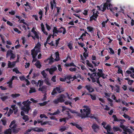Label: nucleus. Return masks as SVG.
<instances>
[{
    "mask_svg": "<svg viewBox=\"0 0 134 134\" xmlns=\"http://www.w3.org/2000/svg\"><path fill=\"white\" fill-rule=\"evenodd\" d=\"M31 102L29 101V100L23 102L22 104L24 105V107H21V109L23 111L21 112V114L23 116V118L24 120L26 122L29 120V118L27 116L24 115V112L26 114L29 113V111L31 109L30 105Z\"/></svg>",
    "mask_w": 134,
    "mask_h": 134,
    "instance_id": "nucleus-1",
    "label": "nucleus"
},
{
    "mask_svg": "<svg viewBox=\"0 0 134 134\" xmlns=\"http://www.w3.org/2000/svg\"><path fill=\"white\" fill-rule=\"evenodd\" d=\"M113 117L114 119V120L115 121H119L121 124L120 125V127L122 129L123 131L122 134H130L131 133V130L128 128V127L122 124L125 122V120L124 119H118L115 115H114L113 116Z\"/></svg>",
    "mask_w": 134,
    "mask_h": 134,
    "instance_id": "nucleus-2",
    "label": "nucleus"
},
{
    "mask_svg": "<svg viewBox=\"0 0 134 134\" xmlns=\"http://www.w3.org/2000/svg\"><path fill=\"white\" fill-rule=\"evenodd\" d=\"M99 72L97 73V76L96 74L94 73H93L92 74H91L90 73H88V75L90 76V78L92 79L93 82H96L98 83H99V81L98 79L100 77H103V74L102 73V70L98 69Z\"/></svg>",
    "mask_w": 134,
    "mask_h": 134,
    "instance_id": "nucleus-3",
    "label": "nucleus"
},
{
    "mask_svg": "<svg viewBox=\"0 0 134 134\" xmlns=\"http://www.w3.org/2000/svg\"><path fill=\"white\" fill-rule=\"evenodd\" d=\"M41 46L40 43L38 42L34 48L31 50V54L33 58L32 62L36 61L35 57L37 55L38 53L40 51Z\"/></svg>",
    "mask_w": 134,
    "mask_h": 134,
    "instance_id": "nucleus-4",
    "label": "nucleus"
},
{
    "mask_svg": "<svg viewBox=\"0 0 134 134\" xmlns=\"http://www.w3.org/2000/svg\"><path fill=\"white\" fill-rule=\"evenodd\" d=\"M110 1L109 0H107L106 2L103 5H101L100 7L98 6H97L98 9L101 10L102 11H104L107 8L108 9H110V11L113 12V9H111L112 5L110 3Z\"/></svg>",
    "mask_w": 134,
    "mask_h": 134,
    "instance_id": "nucleus-5",
    "label": "nucleus"
},
{
    "mask_svg": "<svg viewBox=\"0 0 134 134\" xmlns=\"http://www.w3.org/2000/svg\"><path fill=\"white\" fill-rule=\"evenodd\" d=\"M83 108V112H82V110H80V112L81 114L80 115V116L82 118L90 117L89 116V115L90 114V108L88 106H84Z\"/></svg>",
    "mask_w": 134,
    "mask_h": 134,
    "instance_id": "nucleus-6",
    "label": "nucleus"
},
{
    "mask_svg": "<svg viewBox=\"0 0 134 134\" xmlns=\"http://www.w3.org/2000/svg\"><path fill=\"white\" fill-rule=\"evenodd\" d=\"M31 31L33 34V35H32L31 33L30 32L27 35L28 37L31 36L34 40L36 38L38 39H39L40 33L37 30L36 28L34 27L32 28L31 30Z\"/></svg>",
    "mask_w": 134,
    "mask_h": 134,
    "instance_id": "nucleus-7",
    "label": "nucleus"
},
{
    "mask_svg": "<svg viewBox=\"0 0 134 134\" xmlns=\"http://www.w3.org/2000/svg\"><path fill=\"white\" fill-rule=\"evenodd\" d=\"M66 96L64 94H60L58 96L57 99H55L53 102L55 104H57L59 102H64Z\"/></svg>",
    "mask_w": 134,
    "mask_h": 134,
    "instance_id": "nucleus-8",
    "label": "nucleus"
},
{
    "mask_svg": "<svg viewBox=\"0 0 134 134\" xmlns=\"http://www.w3.org/2000/svg\"><path fill=\"white\" fill-rule=\"evenodd\" d=\"M90 37V35L86 31H85L84 33L82 34L80 37L79 38V39H81L82 41H83L84 40H86L89 39Z\"/></svg>",
    "mask_w": 134,
    "mask_h": 134,
    "instance_id": "nucleus-9",
    "label": "nucleus"
},
{
    "mask_svg": "<svg viewBox=\"0 0 134 134\" xmlns=\"http://www.w3.org/2000/svg\"><path fill=\"white\" fill-rule=\"evenodd\" d=\"M102 125H103V127L107 131V134H113L112 132H110L111 127L110 125L107 124L105 122H103L102 123Z\"/></svg>",
    "mask_w": 134,
    "mask_h": 134,
    "instance_id": "nucleus-10",
    "label": "nucleus"
},
{
    "mask_svg": "<svg viewBox=\"0 0 134 134\" xmlns=\"http://www.w3.org/2000/svg\"><path fill=\"white\" fill-rule=\"evenodd\" d=\"M131 74L130 76L133 78H134V69L132 68H131L129 69V70L126 71L125 75L126 76H128L129 74Z\"/></svg>",
    "mask_w": 134,
    "mask_h": 134,
    "instance_id": "nucleus-11",
    "label": "nucleus"
},
{
    "mask_svg": "<svg viewBox=\"0 0 134 134\" xmlns=\"http://www.w3.org/2000/svg\"><path fill=\"white\" fill-rule=\"evenodd\" d=\"M61 92L60 87H57L53 90L51 93V94L53 95H55L57 93V92L59 93H60Z\"/></svg>",
    "mask_w": 134,
    "mask_h": 134,
    "instance_id": "nucleus-12",
    "label": "nucleus"
},
{
    "mask_svg": "<svg viewBox=\"0 0 134 134\" xmlns=\"http://www.w3.org/2000/svg\"><path fill=\"white\" fill-rule=\"evenodd\" d=\"M18 78V77L16 76H13L12 79H10L9 81L7 82V84H8V86L9 87L12 88V81L13 80L15 79H17Z\"/></svg>",
    "mask_w": 134,
    "mask_h": 134,
    "instance_id": "nucleus-13",
    "label": "nucleus"
},
{
    "mask_svg": "<svg viewBox=\"0 0 134 134\" xmlns=\"http://www.w3.org/2000/svg\"><path fill=\"white\" fill-rule=\"evenodd\" d=\"M57 69V68L55 66H52L50 69L47 68L45 70L46 71H48L50 74H52L53 72L56 71Z\"/></svg>",
    "mask_w": 134,
    "mask_h": 134,
    "instance_id": "nucleus-14",
    "label": "nucleus"
},
{
    "mask_svg": "<svg viewBox=\"0 0 134 134\" xmlns=\"http://www.w3.org/2000/svg\"><path fill=\"white\" fill-rule=\"evenodd\" d=\"M94 9H93V14L92 16L90 17V20L91 21H92L93 20H94L95 21L96 19L97 18L98 16L97 14L98 12L97 11L96 12H94Z\"/></svg>",
    "mask_w": 134,
    "mask_h": 134,
    "instance_id": "nucleus-15",
    "label": "nucleus"
},
{
    "mask_svg": "<svg viewBox=\"0 0 134 134\" xmlns=\"http://www.w3.org/2000/svg\"><path fill=\"white\" fill-rule=\"evenodd\" d=\"M81 12V9L78 8L75 9V10L74 11V12L73 13V15L75 16L78 17L79 19H81L80 17V16L79 14H77Z\"/></svg>",
    "mask_w": 134,
    "mask_h": 134,
    "instance_id": "nucleus-16",
    "label": "nucleus"
},
{
    "mask_svg": "<svg viewBox=\"0 0 134 134\" xmlns=\"http://www.w3.org/2000/svg\"><path fill=\"white\" fill-rule=\"evenodd\" d=\"M71 78V76L68 75L65 76V78H60V80L62 81H67L66 82L68 83H69L70 82V81L69 80V81H67V80H69Z\"/></svg>",
    "mask_w": 134,
    "mask_h": 134,
    "instance_id": "nucleus-17",
    "label": "nucleus"
},
{
    "mask_svg": "<svg viewBox=\"0 0 134 134\" xmlns=\"http://www.w3.org/2000/svg\"><path fill=\"white\" fill-rule=\"evenodd\" d=\"M110 87L111 88L112 91H115L118 93L119 92V88L118 86H113L110 85Z\"/></svg>",
    "mask_w": 134,
    "mask_h": 134,
    "instance_id": "nucleus-18",
    "label": "nucleus"
},
{
    "mask_svg": "<svg viewBox=\"0 0 134 134\" xmlns=\"http://www.w3.org/2000/svg\"><path fill=\"white\" fill-rule=\"evenodd\" d=\"M92 127L94 132H97L99 129L98 126L95 123L93 124L92 125Z\"/></svg>",
    "mask_w": 134,
    "mask_h": 134,
    "instance_id": "nucleus-19",
    "label": "nucleus"
},
{
    "mask_svg": "<svg viewBox=\"0 0 134 134\" xmlns=\"http://www.w3.org/2000/svg\"><path fill=\"white\" fill-rule=\"evenodd\" d=\"M32 130L37 132H43V129L41 128H39L36 127L35 128H33Z\"/></svg>",
    "mask_w": 134,
    "mask_h": 134,
    "instance_id": "nucleus-20",
    "label": "nucleus"
},
{
    "mask_svg": "<svg viewBox=\"0 0 134 134\" xmlns=\"http://www.w3.org/2000/svg\"><path fill=\"white\" fill-rule=\"evenodd\" d=\"M59 32L62 33L63 34H65L66 32V30L65 28L61 27L59 29Z\"/></svg>",
    "mask_w": 134,
    "mask_h": 134,
    "instance_id": "nucleus-21",
    "label": "nucleus"
},
{
    "mask_svg": "<svg viewBox=\"0 0 134 134\" xmlns=\"http://www.w3.org/2000/svg\"><path fill=\"white\" fill-rule=\"evenodd\" d=\"M15 121L14 120L12 121L10 123V125H9V127L11 129H13V128H14L16 126V125L15 124Z\"/></svg>",
    "mask_w": 134,
    "mask_h": 134,
    "instance_id": "nucleus-22",
    "label": "nucleus"
},
{
    "mask_svg": "<svg viewBox=\"0 0 134 134\" xmlns=\"http://www.w3.org/2000/svg\"><path fill=\"white\" fill-rule=\"evenodd\" d=\"M41 27L42 31L43 32L44 34H45L46 35H48V33L46 31L44 27V25L43 23H42L41 24Z\"/></svg>",
    "mask_w": 134,
    "mask_h": 134,
    "instance_id": "nucleus-23",
    "label": "nucleus"
},
{
    "mask_svg": "<svg viewBox=\"0 0 134 134\" xmlns=\"http://www.w3.org/2000/svg\"><path fill=\"white\" fill-rule=\"evenodd\" d=\"M54 60H55L54 59V58L52 57L50 58H49L45 60H44V62H48L49 63L51 64L54 62Z\"/></svg>",
    "mask_w": 134,
    "mask_h": 134,
    "instance_id": "nucleus-24",
    "label": "nucleus"
},
{
    "mask_svg": "<svg viewBox=\"0 0 134 134\" xmlns=\"http://www.w3.org/2000/svg\"><path fill=\"white\" fill-rule=\"evenodd\" d=\"M12 130L13 132L15 133H17L19 131L20 129L19 128H16V127L14 128H13V129H10Z\"/></svg>",
    "mask_w": 134,
    "mask_h": 134,
    "instance_id": "nucleus-25",
    "label": "nucleus"
},
{
    "mask_svg": "<svg viewBox=\"0 0 134 134\" xmlns=\"http://www.w3.org/2000/svg\"><path fill=\"white\" fill-rule=\"evenodd\" d=\"M15 62H13L11 63L10 62L8 61V66L10 68H12L13 67L15 66Z\"/></svg>",
    "mask_w": 134,
    "mask_h": 134,
    "instance_id": "nucleus-26",
    "label": "nucleus"
},
{
    "mask_svg": "<svg viewBox=\"0 0 134 134\" xmlns=\"http://www.w3.org/2000/svg\"><path fill=\"white\" fill-rule=\"evenodd\" d=\"M15 17L19 19V20H18V21H19V22L20 23H23L24 24L26 25L27 26V24L26 23H25L24 22V19H22V20H20V18H21V17L20 16H17V15H16L15 16Z\"/></svg>",
    "mask_w": 134,
    "mask_h": 134,
    "instance_id": "nucleus-27",
    "label": "nucleus"
},
{
    "mask_svg": "<svg viewBox=\"0 0 134 134\" xmlns=\"http://www.w3.org/2000/svg\"><path fill=\"white\" fill-rule=\"evenodd\" d=\"M83 55L84 57L83 58V57L82 55H81V58L82 60H84L86 59V58L88 56V54L87 53L84 52L83 53Z\"/></svg>",
    "mask_w": 134,
    "mask_h": 134,
    "instance_id": "nucleus-28",
    "label": "nucleus"
},
{
    "mask_svg": "<svg viewBox=\"0 0 134 134\" xmlns=\"http://www.w3.org/2000/svg\"><path fill=\"white\" fill-rule=\"evenodd\" d=\"M117 40L119 41V44L120 45H122V43L121 41V38L120 36L119 35H118L117 36Z\"/></svg>",
    "mask_w": 134,
    "mask_h": 134,
    "instance_id": "nucleus-29",
    "label": "nucleus"
},
{
    "mask_svg": "<svg viewBox=\"0 0 134 134\" xmlns=\"http://www.w3.org/2000/svg\"><path fill=\"white\" fill-rule=\"evenodd\" d=\"M13 51L10 50L8 51L7 53L6 57L7 58L8 57L10 56L11 55L13 54Z\"/></svg>",
    "mask_w": 134,
    "mask_h": 134,
    "instance_id": "nucleus-30",
    "label": "nucleus"
},
{
    "mask_svg": "<svg viewBox=\"0 0 134 134\" xmlns=\"http://www.w3.org/2000/svg\"><path fill=\"white\" fill-rule=\"evenodd\" d=\"M55 60L58 61L59 60V54L58 52H57L55 53Z\"/></svg>",
    "mask_w": 134,
    "mask_h": 134,
    "instance_id": "nucleus-31",
    "label": "nucleus"
},
{
    "mask_svg": "<svg viewBox=\"0 0 134 134\" xmlns=\"http://www.w3.org/2000/svg\"><path fill=\"white\" fill-rule=\"evenodd\" d=\"M47 89V87L46 86H43L42 87H40L39 88L38 90L41 91L42 92L46 91Z\"/></svg>",
    "mask_w": 134,
    "mask_h": 134,
    "instance_id": "nucleus-32",
    "label": "nucleus"
},
{
    "mask_svg": "<svg viewBox=\"0 0 134 134\" xmlns=\"http://www.w3.org/2000/svg\"><path fill=\"white\" fill-rule=\"evenodd\" d=\"M60 113V111L59 110H57L56 111L54 112V113H49V114L51 115H56L57 114H59Z\"/></svg>",
    "mask_w": 134,
    "mask_h": 134,
    "instance_id": "nucleus-33",
    "label": "nucleus"
},
{
    "mask_svg": "<svg viewBox=\"0 0 134 134\" xmlns=\"http://www.w3.org/2000/svg\"><path fill=\"white\" fill-rule=\"evenodd\" d=\"M86 87L89 92H91L93 91V89L90 86H86Z\"/></svg>",
    "mask_w": 134,
    "mask_h": 134,
    "instance_id": "nucleus-34",
    "label": "nucleus"
},
{
    "mask_svg": "<svg viewBox=\"0 0 134 134\" xmlns=\"http://www.w3.org/2000/svg\"><path fill=\"white\" fill-rule=\"evenodd\" d=\"M53 35L56 36V35H55V34H57L58 32H59V30H58L57 27H54V28L53 30Z\"/></svg>",
    "mask_w": 134,
    "mask_h": 134,
    "instance_id": "nucleus-35",
    "label": "nucleus"
},
{
    "mask_svg": "<svg viewBox=\"0 0 134 134\" xmlns=\"http://www.w3.org/2000/svg\"><path fill=\"white\" fill-rule=\"evenodd\" d=\"M11 108H12L14 114H15L18 111L17 107H15V105H12L11 106Z\"/></svg>",
    "mask_w": 134,
    "mask_h": 134,
    "instance_id": "nucleus-36",
    "label": "nucleus"
},
{
    "mask_svg": "<svg viewBox=\"0 0 134 134\" xmlns=\"http://www.w3.org/2000/svg\"><path fill=\"white\" fill-rule=\"evenodd\" d=\"M113 130L114 131H121V130L120 128L116 126L114 127L113 128Z\"/></svg>",
    "mask_w": 134,
    "mask_h": 134,
    "instance_id": "nucleus-37",
    "label": "nucleus"
},
{
    "mask_svg": "<svg viewBox=\"0 0 134 134\" xmlns=\"http://www.w3.org/2000/svg\"><path fill=\"white\" fill-rule=\"evenodd\" d=\"M20 96V94L19 93L13 94H11V96L13 98H16L19 97Z\"/></svg>",
    "mask_w": 134,
    "mask_h": 134,
    "instance_id": "nucleus-38",
    "label": "nucleus"
},
{
    "mask_svg": "<svg viewBox=\"0 0 134 134\" xmlns=\"http://www.w3.org/2000/svg\"><path fill=\"white\" fill-rule=\"evenodd\" d=\"M85 62V63L89 67H91L92 68H93V66L91 63L89 62L88 60H86V62Z\"/></svg>",
    "mask_w": 134,
    "mask_h": 134,
    "instance_id": "nucleus-39",
    "label": "nucleus"
},
{
    "mask_svg": "<svg viewBox=\"0 0 134 134\" xmlns=\"http://www.w3.org/2000/svg\"><path fill=\"white\" fill-rule=\"evenodd\" d=\"M68 119L69 118H61L60 119L59 121L60 122H62L63 121L65 123H66V120H68Z\"/></svg>",
    "mask_w": 134,
    "mask_h": 134,
    "instance_id": "nucleus-40",
    "label": "nucleus"
},
{
    "mask_svg": "<svg viewBox=\"0 0 134 134\" xmlns=\"http://www.w3.org/2000/svg\"><path fill=\"white\" fill-rule=\"evenodd\" d=\"M11 130L9 129L5 131L4 134H11Z\"/></svg>",
    "mask_w": 134,
    "mask_h": 134,
    "instance_id": "nucleus-41",
    "label": "nucleus"
},
{
    "mask_svg": "<svg viewBox=\"0 0 134 134\" xmlns=\"http://www.w3.org/2000/svg\"><path fill=\"white\" fill-rule=\"evenodd\" d=\"M66 129V128L65 126L61 127L60 128L59 130L61 132H63L65 131Z\"/></svg>",
    "mask_w": 134,
    "mask_h": 134,
    "instance_id": "nucleus-42",
    "label": "nucleus"
},
{
    "mask_svg": "<svg viewBox=\"0 0 134 134\" xmlns=\"http://www.w3.org/2000/svg\"><path fill=\"white\" fill-rule=\"evenodd\" d=\"M36 91V90L35 88L33 87L30 88V90L29 91V93H30L35 92Z\"/></svg>",
    "mask_w": 134,
    "mask_h": 134,
    "instance_id": "nucleus-43",
    "label": "nucleus"
},
{
    "mask_svg": "<svg viewBox=\"0 0 134 134\" xmlns=\"http://www.w3.org/2000/svg\"><path fill=\"white\" fill-rule=\"evenodd\" d=\"M1 96V98L2 99L3 101H4L6 99H7L8 98V97L7 96H4L3 97L2 96L0 95Z\"/></svg>",
    "mask_w": 134,
    "mask_h": 134,
    "instance_id": "nucleus-44",
    "label": "nucleus"
},
{
    "mask_svg": "<svg viewBox=\"0 0 134 134\" xmlns=\"http://www.w3.org/2000/svg\"><path fill=\"white\" fill-rule=\"evenodd\" d=\"M109 21V19H107V20L105 21H104L102 23V27H104L105 26V25L107 22Z\"/></svg>",
    "mask_w": 134,
    "mask_h": 134,
    "instance_id": "nucleus-45",
    "label": "nucleus"
},
{
    "mask_svg": "<svg viewBox=\"0 0 134 134\" xmlns=\"http://www.w3.org/2000/svg\"><path fill=\"white\" fill-rule=\"evenodd\" d=\"M51 122L49 121H46L43 122L42 121L41 122V125H45L47 124H48L49 125H50Z\"/></svg>",
    "mask_w": 134,
    "mask_h": 134,
    "instance_id": "nucleus-46",
    "label": "nucleus"
},
{
    "mask_svg": "<svg viewBox=\"0 0 134 134\" xmlns=\"http://www.w3.org/2000/svg\"><path fill=\"white\" fill-rule=\"evenodd\" d=\"M44 82L47 85H50L51 83L50 82L48 79H46L44 80Z\"/></svg>",
    "mask_w": 134,
    "mask_h": 134,
    "instance_id": "nucleus-47",
    "label": "nucleus"
},
{
    "mask_svg": "<svg viewBox=\"0 0 134 134\" xmlns=\"http://www.w3.org/2000/svg\"><path fill=\"white\" fill-rule=\"evenodd\" d=\"M35 65L37 68H40L41 66L40 63L39 61L37 62L35 64Z\"/></svg>",
    "mask_w": 134,
    "mask_h": 134,
    "instance_id": "nucleus-48",
    "label": "nucleus"
},
{
    "mask_svg": "<svg viewBox=\"0 0 134 134\" xmlns=\"http://www.w3.org/2000/svg\"><path fill=\"white\" fill-rule=\"evenodd\" d=\"M75 126L79 130H81V132H82V129L81 125L77 124V125H75Z\"/></svg>",
    "mask_w": 134,
    "mask_h": 134,
    "instance_id": "nucleus-49",
    "label": "nucleus"
},
{
    "mask_svg": "<svg viewBox=\"0 0 134 134\" xmlns=\"http://www.w3.org/2000/svg\"><path fill=\"white\" fill-rule=\"evenodd\" d=\"M88 10L87 9H85L82 12V14L85 16H86L88 14Z\"/></svg>",
    "mask_w": 134,
    "mask_h": 134,
    "instance_id": "nucleus-50",
    "label": "nucleus"
},
{
    "mask_svg": "<svg viewBox=\"0 0 134 134\" xmlns=\"http://www.w3.org/2000/svg\"><path fill=\"white\" fill-rule=\"evenodd\" d=\"M87 29L88 32H92L93 31V28L91 26H88Z\"/></svg>",
    "mask_w": 134,
    "mask_h": 134,
    "instance_id": "nucleus-51",
    "label": "nucleus"
},
{
    "mask_svg": "<svg viewBox=\"0 0 134 134\" xmlns=\"http://www.w3.org/2000/svg\"><path fill=\"white\" fill-rule=\"evenodd\" d=\"M92 63L95 66L98 65L99 63H100L99 62V61L96 62L94 61H92Z\"/></svg>",
    "mask_w": 134,
    "mask_h": 134,
    "instance_id": "nucleus-52",
    "label": "nucleus"
},
{
    "mask_svg": "<svg viewBox=\"0 0 134 134\" xmlns=\"http://www.w3.org/2000/svg\"><path fill=\"white\" fill-rule=\"evenodd\" d=\"M123 116L126 119H127L129 120H130L131 119V117L129 116L128 115H127L124 114V115H123Z\"/></svg>",
    "mask_w": 134,
    "mask_h": 134,
    "instance_id": "nucleus-53",
    "label": "nucleus"
},
{
    "mask_svg": "<svg viewBox=\"0 0 134 134\" xmlns=\"http://www.w3.org/2000/svg\"><path fill=\"white\" fill-rule=\"evenodd\" d=\"M111 98L114 100H115L116 101V102H120V99H119L118 100H116V97L114 95H113L111 96Z\"/></svg>",
    "mask_w": 134,
    "mask_h": 134,
    "instance_id": "nucleus-54",
    "label": "nucleus"
},
{
    "mask_svg": "<svg viewBox=\"0 0 134 134\" xmlns=\"http://www.w3.org/2000/svg\"><path fill=\"white\" fill-rule=\"evenodd\" d=\"M13 71L14 72H15L16 74H18L19 73H20L21 74V73H20L19 71L18 70L17 68H16L14 69H13Z\"/></svg>",
    "mask_w": 134,
    "mask_h": 134,
    "instance_id": "nucleus-55",
    "label": "nucleus"
},
{
    "mask_svg": "<svg viewBox=\"0 0 134 134\" xmlns=\"http://www.w3.org/2000/svg\"><path fill=\"white\" fill-rule=\"evenodd\" d=\"M41 73L44 77L45 78L46 77L47 74L45 72V70H43L41 72Z\"/></svg>",
    "mask_w": 134,
    "mask_h": 134,
    "instance_id": "nucleus-56",
    "label": "nucleus"
},
{
    "mask_svg": "<svg viewBox=\"0 0 134 134\" xmlns=\"http://www.w3.org/2000/svg\"><path fill=\"white\" fill-rule=\"evenodd\" d=\"M72 45L73 44L71 43H69L68 44V46L69 48L70 49H71L72 48Z\"/></svg>",
    "mask_w": 134,
    "mask_h": 134,
    "instance_id": "nucleus-57",
    "label": "nucleus"
},
{
    "mask_svg": "<svg viewBox=\"0 0 134 134\" xmlns=\"http://www.w3.org/2000/svg\"><path fill=\"white\" fill-rule=\"evenodd\" d=\"M43 81L39 80L37 82L38 83V85L39 84V86L41 87L43 84Z\"/></svg>",
    "mask_w": 134,
    "mask_h": 134,
    "instance_id": "nucleus-58",
    "label": "nucleus"
},
{
    "mask_svg": "<svg viewBox=\"0 0 134 134\" xmlns=\"http://www.w3.org/2000/svg\"><path fill=\"white\" fill-rule=\"evenodd\" d=\"M49 102V101L48 100V101L47 102H43V103H39V104L40 105V106H43V105H45L46 104H47V103Z\"/></svg>",
    "mask_w": 134,
    "mask_h": 134,
    "instance_id": "nucleus-59",
    "label": "nucleus"
},
{
    "mask_svg": "<svg viewBox=\"0 0 134 134\" xmlns=\"http://www.w3.org/2000/svg\"><path fill=\"white\" fill-rule=\"evenodd\" d=\"M31 83L33 85H35L37 87L38 86V83L36 82V81L34 80H32L31 81Z\"/></svg>",
    "mask_w": 134,
    "mask_h": 134,
    "instance_id": "nucleus-60",
    "label": "nucleus"
},
{
    "mask_svg": "<svg viewBox=\"0 0 134 134\" xmlns=\"http://www.w3.org/2000/svg\"><path fill=\"white\" fill-rule=\"evenodd\" d=\"M46 25L47 28V30L48 31H50V30L51 29V27L50 26H49L47 24H46Z\"/></svg>",
    "mask_w": 134,
    "mask_h": 134,
    "instance_id": "nucleus-61",
    "label": "nucleus"
},
{
    "mask_svg": "<svg viewBox=\"0 0 134 134\" xmlns=\"http://www.w3.org/2000/svg\"><path fill=\"white\" fill-rule=\"evenodd\" d=\"M1 121L2 122V123L4 125H5L6 124V120L5 118H3L1 119Z\"/></svg>",
    "mask_w": 134,
    "mask_h": 134,
    "instance_id": "nucleus-62",
    "label": "nucleus"
},
{
    "mask_svg": "<svg viewBox=\"0 0 134 134\" xmlns=\"http://www.w3.org/2000/svg\"><path fill=\"white\" fill-rule=\"evenodd\" d=\"M21 39L22 40V43L24 44L26 41L25 37H22Z\"/></svg>",
    "mask_w": 134,
    "mask_h": 134,
    "instance_id": "nucleus-63",
    "label": "nucleus"
},
{
    "mask_svg": "<svg viewBox=\"0 0 134 134\" xmlns=\"http://www.w3.org/2000/svg\"><path fill=\"white\" fill-rule=\"evenodd\" d=\"M69 70L71 71H75L76 70V68L71 67L69 68Z\"/></svg>",
    "mask_w": 134,
    "mask_h": 134,
    "instance_id": "nucleus-64",
    "label": "nucleus"
}]
</instances>
